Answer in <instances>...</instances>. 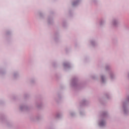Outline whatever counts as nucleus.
Returning a JSON list of instances; mask_svg holds the SVG:
<instances>
[{
  "label": "nucleus",
  "mask_w": 129,
  "mask_h": 129,
  "mask_svg": "<svg viewBox=\"0 0 129 129\" xmlns=\"http://www.w3.org/2000/svg\"><path fill=\"white\" fill-rule=\"evenodd\" d=\"M106 115H107V113H104L98 122V125L101 126V127H103V126H105V125H106V121H105V117H106Z\"/></svg>",
  "instance_id": "f257e3e1"
},
{
  "label": "nucleus",
  "mask_w": 129,
  "mask_h": 129,
  "mask_svg": "<svg viewBox=\"0 0 129 129\" xmlns=\"http://www.w3.org/2000/svg\"><path fill=\"white\" fill-rule=\"evenodd\" d=\"M111 25L114 28H117L119 25V20L117 19H113L111 22Z\"/></svg>",
  "instance_id": "f03ea898"
},
{
  "label": "nucleus",
  "mask_w": 129,
  "mask_h": 129,
  "mask_svg": "<svg viewBox=\"0 0 129 129\" xmlns=\"http://www.w3.org/2000/svg\"><path fill=\"white\" fill-rule=\"evenodd\" d=\"M108 75L110 80H113L115 78V75H114V74L112 72H109Z\"/></svg>",
  "instance_id": "7ed1b4c3"
},
{
  "label": "nucleus",
  "mask_w": 129,
  "mask_h": 129,
  "mask_svg": "<svg viewBox=\"0 0 129 129\" xmlns=\"http://www.w3.org/2000/svg\"><path fill=\"white\" fill-rule=\"evenodd\" d=\"M101 80L103 83H104L106 81V77L105 75H101Z\"/></svg>",
  "instance_id": "20e7f679"
},
{
  "label": "nucleus",
  "mask_w": 129,
  "mask_h": 129,
  "mask_svg": "<svg viewBox=\"0 0 129 129\" xmlns=\"http://www.w3.org/2000/svg\"><path fill=\"white\" fill-rule=\"evenodd\" d=\"M90 43L91 46H93V47H94V46L97 44V43H96V41L94 40H91Z\"/></svg>",
  "instance_id": "39448f33"
},
{
  "label": "nucleus",
  "mask_w": 129,
  "mask_h": 129,
  "mask_svg": "<svg viewBox=\"0 0 129 129\" xmlns=\"http://www.w3.org/2000/svg\"><path fill=\"white\" fill-rule=\"evenodd\" d=\"M77 81L76 80V79H74L72 80L71 85L72 86H75V85H76V84H77Z\"/></svg>",
  "instance_id": "423d86ee"
},
{
  "label": "nucleus",
  "mask_w": 129,
  "mask_h": 129,
  "mask_svg": "<svg viewBox=\"0 0 129 129\" xmlns=\"http://www.w3.org/2000/svg\"><path fill=\"white\" fill-rule=\"evenodd\" d=\"M63 67L64 68H70V64L68 62H66L63 63Z\"/></svg>",
  "instance_id": "0eeeda50"
},
{
  "label": "nucleus",
  "mask_w": 129,
  "mask_h": 129,
  "mask_svg": "<svg viewBox=\"0 0 129 129\" xmlns=\"http://www.w3.org/2000/svg\"><path fill=\"white\" fill-rule=\"evenodd\" d=\"M18 77H19V73L18 72L14 73L13 74V78L16 79V78H18Z\"/></svg>",
  "instance_id": "6e6552de"
},
{
  "label": "nucleus",
  "mask_w": 129,
  "mask_h": 129,
  "mask_svg": "<svg viewBox=\"0 0 129 129\" xmlns=\"http://www.w3.org/2000/svg\"><path fill=\"white\" fill-rule=\"evenodd\" d=\"M78 4H79V0H77L73 3V7H75V6H77Z\"/></svg>",
  "instance_id": "1a4fd4ad"
},
{
  "label": "nucleus",
  "mask_w": 129,
  "mask_h": 129,
  "mask_svg": "<svg viewBox=\"0 0 129 129\" xmlns=\"http://www.w3.org/2000/svg\"><path fill=\"white\" fill-rule=\"evenodd\" d=\"M105 23V21L104 20H101L100 21V25L102 26L103 24H104Z\"/></svg>",
  "instance_id": "9d476101"
},
{
  "label": "nucleus",
  "mask_w": 129,
  "mask_h": 129,
  "mask_svg": "<svg viewBox=\"0 0 129 129\" xmlns=\"http://www.w3.org/2000/svg\"><path fill=\"white\" fill-rule=\"evenodd\" d=\"M60 116H61V114H56V117H57V118H59Z\"/></svg>",
  "instance_id": "9b49d317"
},
{
  "label": "nucleus",
  "mask_w": 129,
  "mask_h": 129,
  "mask_svg": "<svg viewBox=\"0 0 129 129\" xmlns=\"http://www.w3.org/2000/svg\"><path fill=\"white\" fill-rule=\"evenodd\" d=\"M109 68H110L109 66H106V67H105L106 70H108V69H109Z\"/></svg>",
  "instance_id": "f8f14e48"
},
{
  "label": "nucleus",
  "mask_w": 129,
  "mask_h": 129,
  "mask_svg": "<svg viewBox=\"0 0 129 129\" xmlns=\"http://www.w3.org/2000/svg\"><path fill=\"white\" fill-rule=\"evenodd\" d=\"M23 108H25V106H21L20 107L21 110H23Z\"/></svg>",
  "instance_id": "ddd939ff"
},
{
  "label": "nucleus",
  "mask_w": 129,
  "mask_h": 129,
  "mask_svg": "<svg viewBox=\"0 0 129 129\" xmlns=\"http://www.w3.org/2000/svg\"><path fill=\"white\" fill-rule=\"evenodd\" d=\"M71 115L72 116H73V113H71Z\"/></svg>",
  "instance_id": "4468645a"
}]
</instances>
